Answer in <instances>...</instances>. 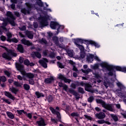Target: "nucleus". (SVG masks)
Instances as JSON below:
<instances>
[{
  "label": "nucleus",
  "mask_w": 126,
  "mask_h": 126,
  "mask_svg": "<svg viewBox=\"0 0 126 126\" xmlns=\"http://www.w3.org/2000/svg\"><path fill=\"white\" fill-rule=\"evenodd\" d=\"M4 73L5 74V75H6L8 77H10V73L9 72V71H7V70H5L4 71Z\"/></svg>",
  "instance_id": "nucleus-60"
},
{
  "label": "nucleus",
  "mask_w": 126,
  "mask_h": 126,
  "mask_svg": "<svg viewBox=\"0 0 126 126\" xmlns=\"http://www.w3.org/2000/svg\"><path fill=\"white\" fill-rule=\"evenodd\" d=\"M33 55L37 57V59H41V58L42 57L41 53H40V52L38 51L33 52Z\"/></svg>",
  "instance_id": "nucleus-27"
},
{
  "label": "nucleus",
  "mask_w": 126,
  "mask_h": 126,
  "mask_svg": "<svg viewBox=\"0 0 126 126\" xmlns=\"http://www.w3.org/2000/svg\"><path fill=\"white\" fill-rule=\"evenodd\" d=\"M91 87H92V86H91L90 84L86 83V85H85V90L86 91H88V92H90Z\"/></svg>",
  "instance_id": "nucleus-20"
},
{
  "label": "nucleus",
  "mask_w": 126,
  "mask_h": 126,
  "mask_svg": "<svg viewBox=\"0 0 126 126\" xmlns=\"http://www.w3.org/2000/svg\"><path fill=\"white\" fill-rule=\"evenodd\" d=\"M4 95L6 97H8V98H9V99H11V100H13V101H14V100H15V97H14V96H13L11 94V93H10L9 92L5 91L4 92Z\"/></svg>",
  "instance_id": "nucleus-15"
},
{
  "label": "nucleus",
  "mask_w": 126,
  "mask_h": 126,
  "mask_svg": "<svg viewBox=\"0 0 126 126\" xmlns=\"http://www.w3.org/2000/svg\"><path fill=\"white\" fill-rule=\"evenodd\" d=\"M82 72H83V73H85L86 74H89V72H91L92 71V70L90 68H88L87 69H82Z\"/></svg>",
  "instance_id": "nucleus-33"
},
{
  "label": "nucleus",
  "mask_w": 126,
  "mask_h": 126,
  "mask_svg": "<svg viewBox=\"0 0 126 126\" xmlns=\"http://www.w3.org/2000/svg\"><path fill=\"white\" fill-rule=\"evenodd\" d=\"M100 65L103 68H106L108 70L109 72L108 75L109 76H113L114 73H116V71L114 69H116L117 71H121L122 72H124L126 73V67L121 66H114L113 65H109L107 63H100Z\"/></svg>",
  "instance_id": "nucleus-1"
},
{
  "label": "nucleus",
  "mask_w": 126,
  "mask_h": 126,
  "mask_svg": "<svg viewBox=\"0 0 126 126\" xmlns=\"http://www.w3.org/2000/svg\"><path fill=\"white\" fill-rule=\"evenodd\" d=\"M26 34L29 39H33V37H34V35L32 34L31 32L28 31L26 32Z\"/></svg>",
  "instance_id": "nucleus-29"
},
{
  "label": "nucleus",
  "mask_w": 126,
  "mask_h": 126,
  "mask_svg": "<svg viewBox=\"0 0 126 126\" xmlns=\"http://www.w3.org/2000/svg\"><path fill=\"white\" fill-rule=\"evenodd\" d=\"M17 114L18 115H22V114H24V113H26V111H25L24 110H17Z\"/></svg>",
  "instance_id": "nucleus-52"
},
{
  "label": "nucleus",
  "mask_w": 126,
  "mask_h": 126,
  "mask_svg": "<svg viewBox=\"0 0 126 126\" xmlns=\"http://www.w3.org/2000/svg\"><path fill=\"white\" fill-rule=\"evenodd\" d=\"M39 63H40V64H41V65L44 68H47V67H48V65L47 63H44L42 60H40L39 61Z\"/></svg>",
  "instance_id": "nucleus-23"
},
{
  "label": "nucleus",
  "mask_w": 126,
  "mask_h": 126,
  "mask_svg": "<svg viewBox=\"0 0 126 126\" xmlns=\"http://www.w3.org/2000/svg\"><path fill=\"white\" fill-rule=\"evenodd\" d=\"M39 43H40V44H42V45H43V44L47 45V44H48V41H47L46 39L42 38L39 40Z\"/></svg>",
  "instance_id": "nucleus-34"
},
{
  "label": "nucleus",
  "mask_w": 126,
  "mask_h": 126,
  "mask_svg": "<svg viewBox=\"0 0 126 126\" xmlns=\"http://www.w3.org/2000/svg\"><path fill=\"white\" fill-rule=\"evenodd\" d=\"M26 77L29 78L30 79H33L34 78V75L32 73H27L26 74Z\"/></svg>",
  "instance_id": "nucleus-30"
},
{
  "label": "nucleus",
  "mask_w": 126,
  "mask_h": 126,
  "mask_svg": "<svg viewBox=\"0 0 126 126\" xmlns=\"http://www.w3.org/2000/svg\"><path fill=\"white\" fill-rule=\"evenodd\" d=\"M80 59H84L85 58V56H86V54L85 53V51H81L80 52Z\"/></svg>",
  "instance_id": "nucleus-36"
},
{
  "label": "nucleus",
  "mask_w": 126,
  "mask_h": 126,
  "mask_svg": "<svg viewBox=\"0 0 126 126\" xmlns=\"http://www.w3.org/2000/svg\"><path fill=\"white\" fill-rule=\"evenodd\" d=\"M23 87L24 89H25V90H26L27 91H28V90H30V86L27 84H24Z\"/></svg>",
  "instance_id": "nucleus-38"
},
{
  "label": "nucleus",
  "mask_w": 126,
  "mask_h": 126,
  "mask_svg": "<svg viewBox=\"0 0 126 126\" xmlns=\"http://www.w3.org/2000/svg\"><path fill=\"white\" fill-rule=\"evenodd\" d=\"M24 115H26L27 117L31 120L32 119V113H27V112H24Z\"/></svg>",
  "instance_id": "nucleus-44"
},
{
  "label": "nucleus",
  "mask_w": 126,
  "mask_h": 126,
  "mask_svg": "<svg viewBox=\"0 0 126 126\" xmlns=\"http://www.w3.org/2000/svg\"><path fill=\"white\" fill-rule=\"evenodd\" d=\"M65 77L63 76V74H60L59 75V79H61V80H64Z\"/></svg>",
  "instance_id": "nucleus-53"
},
{
  "label": "nucleus",
  "mask_w": 126,
  "mask_h": 126,
  "mask_svg": "<svg viewBox=\"0 0 126 126\" xmlns=\"http://www.w3.org/2000/svg\"><path fill=\"white\" fill-rule=\"evenodd\" d=\"M66 52L69 57H73V50L66 49Z\"/></svg>",
  "instance_id": "nucleus-26"
},
{
  "label": "nucleus",
  "mask_w": 126,
  "mask_h": 126,
  "mask_svg": "<svg viewBox=\"0 0 126 126\" xmlns=\"http://www.w3.org/2000/svg\"><path fill=\"white\" fill-rule=\"evenodd\" d=\"M82 44H85L87 45V48H89V45H92V46H94L95 48H100L99 44L93 40H88L86 39H82Z\"/></svg>",
  "instance_id": "nucleus-5"
},
{
  "label": "nucleus",
  "mask_w": 126,
  "mask_h": 126,
  "mask_svg": "<svg viewBox=\"0 0 126 126\" xmlns=\"http://www.w3.org/2000/svg\"><path fill=\"white\" fill-rule=\"evenodd\" d=\"M17 50L18 52L21 53V54H23L24 53V47L22 44H18L17 46Z\"/></svg>",
  "instance_id": "nucleus-16"
},
{
  "label": "nucleus",
  "mask_w": 126,
  "mask_h": 126,
  "mask_svg": "<svg viewBox=\"0 0 126 126\" xmlns=\"http://www.w3.org/2000/svg\"><path fill=\"white\" fill-rule=\"evenodd\" d=\"M70 87H71L72 89H76V85H75V83H72L70 85Z\"/></svg>",
  "instance_id": "nucleus-62"
},
{
  "label": "nucleus",
  "mask_w": 126,
  "mask_h": 126,
  "mask_svg": "<svg viewBox=\"0 0 126 126\" xmlns=\"http://www.w3.org/2000/svg\"><path fill=\"white\" fill-rule=\"evenodd\" d=\"M14 85L15 86H16V87H22L21 84H20V83H19L18 82H16V81H15L14 82Z\"/></svg>",
  "instance_id": "nucleus-46"
},
{
  "label": "nucleus",
  "mask_w": 126,
  "mask_h": 126,
  "mask_svg": "<svg viewBox=\"0 0 126 126\" xmlns=\"http://www.w3.org/2000/svg\"><path fill=\"white\" fill-rule=\"evenodd\" d=\"M55 79H54V77L51 76L50 78H47L45 79L44 83L46 84H49V83H52V81H54Z\"/></svg>",
  "instance_id": "nucleus-18"
},
{
  "label": "nucleus",
  "mask_w": 126,
  "mask_h": 126,
  "mask_svg": "<svg viewBox=\"0 0 126 126\" xmlns=\"http://www.w3.org/2000/svg\"><path fill=\"white\" fill-rule=\"evenodd\" d=\"M116 85L118 86V88H119V91L124 92L126 90V86L122 84V83L118 82L116 83Z\"/></svg>",
  "instance_id": "nucleus-13"
},
{
  "label": "nucleus",
  "mask_w": 126,
  "mask_h": 126,
  "mask_svg": "<svg viewBox=\"0 0 126 126\" xmlns=\"http://www.w3.org/2000/svg\"><path fill=\"white\" fill-rule=\"evenodd\" d=\"M35 94L38 99H39V98H41V97H45V94H44L39 92H35Z\"/></svg>",
  "instance_id": "nucleus-22"
},
{
  "label": "nucleus",
  "mask_w": 126,
  "mask_h": 126,
  "mask_svg": "<svg viewBox=\"0 0 126 126\" xmlns=\"http://www.w3.org/2000/svg\"><path fill=\"white\" fill-rule=\"evenodd\" d=\"M68 91L69 92V93H70L71 94H72V95H74V96H78V93H77V92H76L75 91H74V90L72 89H69L68 90Z\"/></svg>",
  "instance_id": "nucleus-25"
},
{
  "label": "nucleus",
  "mask_w": 126,
  "mask_h": 126,
  "mask_svg": "<svg viewBox=\"0 0 126 126\" xmlns=\"http://www.w3.org/2000/svg\"><path fill=\"white\" fill-rule=\"evenodd\" d=\"M94 100V97L93 96H90L88 98V102L89 103H92Z\"/></svg>",
  "instance_id": "nucleus-50"
},
{
  "label": "nucleus",
  "mask_w": 126,
  "mask_h": 126,
  "mask_svg": "<svg viewBox=\"0 0 126 126\" xmlns=\"http://www.w3.org/2000/svg\"><path fill=\"white\" fill-rule=\"evenodd\" d=\"M36 5H37V4H32V3H27V7L28 8V13H30V11H31V10H32V9H36V10H39V9H40V8L38 7H36Z\"/></svg>",
  "instance_id": "nucleus-6"
},
{
  "label": "nucleus",
  "mask_w": 126,
  "mask_h": 126,
  "mask_svg": "<svg viewBox=\"0 0 126 126\" xmlns=\"http://www.w3.org/2000/svg\"><path fill=\"white\" fill-rule=\"evenodd\" d=\"M84 117H85V119H87L88 121H93V118L91 117L90 116H88L87 115H84Z\"/></svg>",
  "instance_id": "nucleus-43"
},
{
  "label": "nucleus",
  "mask_w": 126,
  "mask_h": 126,
  "mask_svg": "<svg viewBox=\"0 0 126 126\" xmlns=\"http://www.w3.org/2000/svg\"><path fill=\"white\" fill-rule=\"evenodd\" d=\"M11 91L12 93H14V94H17V92H18V91H19V90L16 89L15 87H12L11 89Z\"/></svg>",
  "instance_id": "nucleus-35"
},
{
  "label": "nucleus",
  "mask_w": 126,
  "mask_h": 126,
  "mask_svg": "<svg viewBox=\"0 0 126 126\" xmlns=\"http://www.w3.org/2000/svg\"><path fill=\"white\" fill-rule=\"evenodd\" d=\"M47 101H48L49 103H51V102H52L53 96H52V95H50L49 96H48L47 98Z\"/></svg>",
  "instance_id": "nucleus-56"
},
{
  "label": "nucleus",
  "mask_w": 126,
  "mask_h": 126,
  "mask_svg": "<svg viewBox=\"0 0 126 126\" xmlns=\"http://www.w3.org/2000/svg\"><path fill=\"white\" fill-rule=\"evenodd\" d=\"M94 61V55L90 53L88 54L87 55V62L88 63H93Z\"/></svg>",
  "instance_id": "nucleus-14"
},
{
  "label": "nucleus",
  "mask_w": 126,
  "mask_h": 126,
  "mask_svg": "<svg viewBox=\"0 0 126 126\" xmlns=\"http://www.w3.org/2000/svg\"><path fill=\"white\" fill-rule=\"evenodd\" d=\"M49 58L51 59H55L56 58V54L55 52H51L49 55Z\"/></svg>",
  "instance_id": "nucleus-45"
},
{
  "label": "nucleus",
  "mask_w": 126,
  "mask_h": 126,
  "mask_svg": "<svg viewBox=\"0 0 126 126\" xmlns=\"http://www.w3.org/2000/svg\"><path fill=\"white\" fill-rule=\"evenodd\" d=\"M94 117L98 120H103L106 118V114L103 112H100L99 113L94 114Z\"/></svg>",
  "instance_id": "nucleus-9"
},
{
  "label": "nucleus",
  "mask_w": 126,
  "mask_h": 126,
  "mask_svg": "<svg viewBox=\"0 0 126 126\" xmlns=\"http://www.w3.org/2000/svg\"><path fill=\"white\" fill-rule=\"evenodd\" d=\"M49 110L51 111L52 114H54L55 115H57V118L58 119V120H59L60 122L62 123V121H61L62 117L61 116V113H60V112L56 111V109H55L52 106L49 107Z\"/></svg>",
  "instance_id": "nucleus-8"
},
{
  "label": "nucleus",
  "mask_w": 126,
  "mask_h": 126,
  "mask_svg": "<svg viewBox=\"0 0 126 126\" xmlns=\"http://www.w3.org/2000/svg\"><path fill=\"white\" fill-rule=\"evenodd\" d=\"M60 29H61L62 30H63V29H64V27L59 25L57 28V34H59V32L60 31Z\"/></svg>",
  "instance_id": "nucleus-47"
},
{
  "label": "nucleus",
  "mask_w": 126,
  "mask_h": 126,
  "mask_svg": "<svg viewBox=\"0 0 126 126\" xmlns=\"http://www.w3.org/2000/svg\"><path fill=\"white\" fill-rule=\"evenodd\" d=\"M6 114H7V117H8V118H9V119H11L12 120L14 119V115L12 113H11L9 111H7L6 112Z\"/></svg>",
  "instance_id": "nucleus-31"
},
{
  "label": "nucleus",
  "mask_w": 126,
  "mask_h": 126,
  "mask_svg": "<svg viewBox=\"0 0 126 126\" xmlns=\"http://www.w3.org/2000/svg\"><path fill=\"white\" fill-rule=\"evenodd\" d=\"M2 48L4 49L5 51H6L7 52L8 54H10L11 56H12V57H17V53L13 52L12 50L11 49H8L7 47L6 46H2Z\"/></svg>",
  "instance_id": "nucleus-10"
},
{
  "label": "nucleus",
  "mask_w": 126,
  "mask_h": 126,
  "mask_svg": "<svg viewBox=\"0 0 126 126\" xmlns=\"http://www.w3.org/2000/svg\"><path fill=\"white\" fill-rule=\"evenodd\" d=\"M110 116L112 119H113V121H114V122L119 121V118L118 117V116H117V115H115L114 114H111Z\"/></svg>",
  "instance_id": "nucleus-32"
},
{
  "label": "nucleus",
  "mask_w": 126,
  "mask_h": 126,
  "mask_svg": "<svg viewBox=\"0 0 126 126\" xmlns=\"http://www.w3.org/2000/svg\"><path fill=\"white\" fill-rule=\"evenodd\" d=\"M22 44L25 45V46H27V47H30V46H33V43L30 41L26 40L25 38H23L21 40Z\"/></svg>",
  "instance_id": "nucleus-11"
},
{
  "label": "nucleus",
  "mask_w": 126,
  "mask_h": 126,
  "mask_svg": "<svg viewBox=\"0 0 126 126\" xmlns=\"http://www.w3.org/2000/svg\"><path fill=\"white\" fill-rule=\"evenodd\" d=\"M0 39L1 41L4 42V41L6 40V37H5L4 35H1L0 37Z\"/></svg>",
  "instance_id": "nucleus-57"
},
{
  "label": "nucleus",
  "mask_w": 126,
  "mask_h": 126,
  "mask_svg": "<svg viewBox=\"0 0 126 126\" xmlns=\"http://www.w3.org/2000/svg\"><path fill=\"white\" fill-rule=\"evenodd\" d=\"M94 77L96 78V79H100L101 78V76L99 75L98 73H94Z\"/></svg>",
  "instance_id": "nucleus-61"
},
{
  "label": "nucleus",
  "mask_w": 126,
  "mask_h": 126,
  "mask_svg": "<svg viewBox=\"0 0 126 126\" xmlns=\"http://www.w3.org/2000/svg\"><path fill=\"white\" fill-rule=\"evenodd\" d=\"M2 100L5 103H7V104H8V105H10V104H11V102L9 101V99L6 98H2Z\"/></svg>",
  "instance_id": "nucleus-55"
},
{
  "label": "nucleus",
  "mask_w": 126,
  "mask_h": 126,
  "mask_svg": "<svg viewBox=\"0 0 126 126\" xmlns=\"http://www.w3.org/2000/svg\"><path fill=\"white\" fill-rule=\"evenodd\" d=\"M16 67L17 70H19V71H22L24 68V66L21 64H16Z\"/></svg>",
  "instance_id": "nucleus-19"
},
{
  "label": "nucleus",
  "mask_w": 126,
  "mask_h": 126,
  "mask_svg": "<svg viewBox=\"0 0 126 126\" xmlns=\"http://www.w3.org/2000/svg\"><path fill=\"white\" fill-rule=\"evenodd\" d=\"M59 23L55 21H51L50 27L51 29H53L54 30L57 29V28L59 27Z\"/></svg>",
  "instance_id": "nucleus-12"
},
{
  "label": "nucleus",
  "mask_w": 126,
  "mask_h": 126,
  "mask_svg": "<svg viewBox=\"0 0 126 126\" xmlns=\"http://www.w3.org/2000/svg\"><path fill=\"white\" fill-rule=\"evenodd\" d=\"M7 22H8V21L6 20V19H5V20L3 21V23H2V26L3 27H4L3 28L4 30H7V29L5 28V26L7 25Z\"/></svg>",
  "instance_id": "nucleus-37"
},
{
  "label": "nucleus",
  "mask_w": 126,
  "mask_h": 126,
  "mask_svg": "<svg viewBox=\"0 0 126 126\" xmlns=\"http://www.w3.org/2000/svg\"><path fill=\"white\" fill-rule=\"evenodd\" d=\"M78 91L79 93H81V94H84V93H85V92H84V89L81 87H79L78 88Z\"/></svg>",
  "instance_id": "nucleus-42"
},
{
  "label": "nucleus",
  "mask_w": 126,
  "mask_h": 126,
  "mask_svg": "<svg viewBox=\"0 0 126 126\" xmlns=\"http://www.w3.org/2000/svg\"><path fill=\"white\" fill-rule=\"evenodd\" d=\"M29 83L31 85H34V84H35V82L33 79H30L29 80Z\"/></svg>",
  "instance_id": "nucleus-54"
},
{
  "label": "nucleus",
  "mask_w": 126,
  "mask_h": 126,
  "mask_svg": "<svg viewBox=\"0 0 126 126\" xmlns=\"http://www.w3.org/2000/svg\"><path fill=\"white\" fill-rule=\"evenodd\" d=\"M63 81L65 82V83H70V82H71V80L67 79L65 77Z\"/></svg>",
  "instance_id": "nucleus-58"
},
{
  "label": "nucleus",
  "mask_w": 126,
  "mask_h": 126,
  "mask_svg": "<svg viewBox=\"0 0 126 126\" xmlns=\"http://www.w3.org/2000/svg\"><path fill=\"white\" fill-rule=\"evenodd\" d=\"M96 102L97 104H100L102 107L104 108L106 110H107V111H110V112H113V111H114L113 104L106 103L104 101L100 99H96Z\"/></svg>",
  "instance_id": "nucleus-2"
},
{
  "label": "nucleus",
  "mask_w": 126,
  "mask_h": 126,
  "mask_svg": "<svg viewBox=\"0 0 126 126\" xmlns=\"http://www.w3.org/2000/svg\"><path fill=\"white\" fill-rule=\"evenodd\" d=\"M30 63V61H29V60L26 59L24 62V64L25 65H27V66H29V63Z\"/></svg>",
  "instance_id": "nucleus-51"
},
{
  "label": "nucleus",
  "mask_w": 126,
  "mask_h": 126,
  "mask_svg": "<svg viewBox=\"0 0 126 126\" xmlns=\"http://www.w3.org/2000/svg\"><path fill=\"white\" fill-rule=\"evenodd\" d=\"M52 40L54 41L55 45H60V41H59V37H58V36H53Z\"/></svg>",
  "instance_id": "nucleus-21"
},
{
  "label": "nucleus",
  "mask_w": 126,
  "mask_h": 126,
  "mask_svg": "<svg viewBox=\"0 0 126 126\" xmlns=\"http://www.w3.org/2000/svg\"><path fill=\"white\" fill-rule=\"evenodd\" d=\"M21 11L22 13H24V14H26V13H28V10L26 9L25 8L21 9Z\"/></svg>",
  "instance_id": "nucleus-49"
},
{
  "label": "nucleus",
  "mask_w": 126,
  "mask_h": 126,
  "mask_svg": "<svg viewBox=\"0 0 126 126\" xmlns=\"http://www.w3.org/2000/svg\"><path fill=\"white\" fill-rule=\"evenodd\" d=\"M70 116L73 117V118H74V117L78 118L79 117V114H78V113L77 112H73L70 114Z\"/></svg>",
  "instance_id": "nucleus-40"
},
{
  "label": "nucleus",
  "mask_w": 126,
  "mask_h": 126,
  "mask_svg": "<svg viewBox=\"0 0 126 126\" xmlns=\"http://www.w3.org/2000/svg\"><path fill=\"white\" fill-rule=\"evenodd\" d=\"M74 43L75 45L77 47L79 44H78L79 43H81L82 42V39L81 38H76V39H74Z\"/></svg>",
  "instance_id": "nucleus-24"
},
{
  "label": "nucleus",
  "mask_w": 126,
  "mask_h": 126,
  "mask_svg": "<svg viewBox=\"0 0 126 126\" xmlns=\"http://www.w3.org/2000/svg\"><path fill=\"white\" fill-rule=\"evenodd\" d=\"M12 42L13 43H18V40L16 38L14 37L12 38Z\"/></svg>",
  "instance_id": "nucleus-64"
},
{
  "label": "nucleus",
  "mask_w": 126,
  "mask_h": 126,
  "mask_svg": "<svg viewBox=\"0 0 126 126\" xmlns=\"http://www.w3.org/2000/svg\"><path fill=\"white\" fill-rule=\"evenodd\" d=\"M6 36L7 37V38H12V34L11 33V32H8L6 33Z\"/></svg>",
  "instance_id": "nucleus-59"
},
{
  "label": "nucleus",
  "mask_w": 126,
  "mask_h": 126,
  "mask_svg": "<svg viewBox=\"0 0 126 126\" xmlns=\"http://www.w3.org/2000/svg\"><path fill=\"white\" fill-rule=\"evenodd\" d=\"M6 16H7V17H9L6 19V20L8 21V22L10 23V24L12 26H15L16 24L15 23V22H14V21L15 20L16 18L12 14V12L10 11L7 12Z\"/></svg>",
  "instance_id": "nucleus-3"
},
{
  "label": "nucleus",
  "mask_w": 126,
  "mask_h": 126,
  "mask_svg": "<svg viewBox=\"0 0 126 126\" xmlns=\"http://www.w3.org/2000/svg\"><path fill=\"white\" fill-rule=\"evenodd\" d=\"M50 19V16L46 15L41 17V21L39 22L40 27L41 28H44L45 26L49 25V22L48 20Z\"/></svg>",
  "instance_id": "nucleus-4"
},
{
  "label": "nucleus",
  "mask_w": 126,
  "mask_h": 126,
  "mask_svg": "<svg viewBox=\"0 0 126 126\" xmlns=\"http://www.w3.org/2000/svg\"><path fill=\"white\" fill-rule=\"evenodd\" d=\"M57 65L59 66V68H64V65L63 64V63L60 62H57Z\"/></svg>",
  "instance_id": "nucleus-41"
},
{
  "label": "nucleus",
  "mask_w": 126,
  "mask_h": 126,
  "mask_svg": "<svg viewBox=\"0 0 126 126\" xmlns=\"http://www.w3.org/2000/svg\"><path fill=\"white\" fill-rule=\"evenodd\" d=\"M36 0V4L38 5L39 7H43L44 10H47V11H50L52 12V10L50 8H47V7L44 6V2L42 1V0Z\"/></svg>",
  "instance_id": "nucleus-7"
},
{
  "label": "nucleus",
  "mask_w": 126,
  "mask_h": 126,
  "mask_svg": "<svg viewBox=\"0 0 126 126\" xmlns=\"http://www.w3.org/2000/svg\"><path fill=\"white\" fill-rule=\"evenodd\" d=\"M0 79L2 82H5L6 81V78L4 76H0Z\"/></svg>",
  "instance_id": "nucleus-48"
},
{
  "label": "nucleus",
  "mask_w": 126,
  "mask_h": 126,
  "mask_svg": "<svg viewBox=\"0 0 126 126\" xmlns=\"http://www.w3.org/2000/svg\"><path fill=\"white\" fill-rule=\"evenodd\" d=\"M36 124L38 126H46V123H45V120L43 118H41L39 121L36 122Z\"/></svg>",
  "instance_id": "nucleus-17"
},
{
  "label": "nucleus",
  "mask_w": 126,
  "mask_h": 126,
  "mask_svg": "<svg viewBox=\"0 0 126 126\" xmlns=\"http://www.w3.org/2000/svg\"><path fill=\"white\" fill-rule=\"evenodd\" d=\"M97 123L99 125H103V124H105V120H98Z\"/></svg>",
  "instance_id": "nucleus-63"
},
{
  "label": "nucleus",
  "mask_w": 126,
  "mask_h": 126,
  "mask_svg": "<svg viewBox=\"0 0 126 126\" xmlns=\"http://www.w3.org/2000/svg\"><path fill=\"white\" fill-rule=\"evenodd\" d=\"M2 57L3 59H6V60H11V57L8 56V54H6L5 53L2 54Z\"/></svg>",
  "instance_id": "nucleus-28"
},
{
  "label": "nucleus",
  "mask_w": 126,
  "mask_h": 126,
  "mask_svg": "<svg viewBox=\"0 0 126 126\" xmlns=\"http://www.w3.org/2000/svg\"><path fill=\"white\" fill-rule=\"evenodd\" d=\"M77 47V48H78V49H79L80 52H84V50H85V48H84V46H83V45L79 44V45H78Z\"/></svg>",
  "instance_id": "nucleus-39"
}]
</instances>
